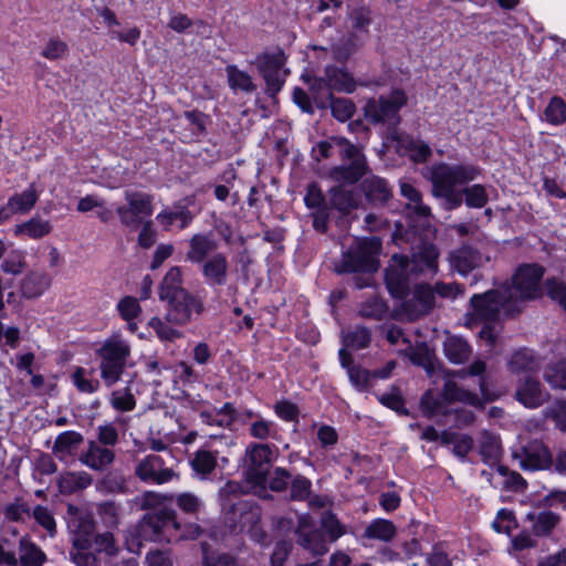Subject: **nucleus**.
I'll return each mask as SVG.
<instances>
[{"label": "nucleus", "instance_id": "obj_1", "mask_svg": "<svg viewBox=\"0 0 566 566\" xmlns=\"http://www.w3.org/2000/svg\"><path fill=\"white\" fill-rule=\"evenodd\" d=\"M67 530L71 542L69 558L75 566H105L120 552L112 532L96 533L93 516L73 505L67 510Z\"/></svg>", "mask_w": 566, "mask_h": 566}, {"label": "nucleus", "instance_id": "obj_2", "mask_svg": "<svg viewBox=\"0 0 566 566\" xmlns=\"http://www.w3.org/2000/svg\"><path fill=\"white\" fill-rule=\"evenodd\" d=\"M438 250L433 244H422L409 260L406 256L395 254L386 270V283L390 293L402 296L408 289L409 275L434 274L438 270Z\"/></svg>", "mask_w": 566, "mask_h": 566}, {"label": "nucleus", "instance_id": "obj_3", "mask_svg": "<svg viewBox=\"0 0 566 566\" xmlns=\"http://www.w3.org/2000/svg\"><path fill=\"white\" fill-rule=\"evenodd\" d=\"M472 312L469 324L483 323L479 336L488 344H494L497 325L502 315L518 313L516 305L509 298L504 290L489 291L471 297Z\"/></svg>", "mask_w": 566, "mask_h": 566}, {"label": "nucleus", "instance_id": "obj_4", "mask_svg": "<svg viewBox=\"0 0 566 566\" xmlns=\"http://www.w3.org/2000/svg\"><path fill=\"white\" fill-rule=\"evenodd\" d=\"M101 358V378L106 387H112L119 381L128 357L130 345L119 334L107 338L97 352Z\"/></svg>", "mask_w": 566, "mask_h": 566}, {"label": "nucleus", "instance_id": "obj_5", "mask_svg": "<svg viewBox=\"0 0 566 566\" xmlns=\"http://www.w3.org/2000/svg\"><path fill=\"white\" fill-rule=\"evenodd\" d=\"M544 269L536 264L521 265L512 276V284L503 289L520 312L525 302L542 295Z\"/></svg>", "mask_w": 566, "mask_h": 566}, {"label": "nucleus", "instance_id": "obj_6", "mask_svg": "<svg viewBox=\"0 0 566 566\" xmlns=\"http://www.w3.org/2000/svg\"><path fill=\"white\" fill-rule=\"evenodd\" d=\"M380 248V240L375 237L357 240L356 244L344 252L340 261L335 264L336 272H376L379 266L376 255Z\"/></svg>", "mask_w": 566, "mask_h": 566}, {"label": "nucleus", "instance_id": "obj_7", "mask_svg": "<svg viewBox=\"0 0 566 566\" xmlns=\"http://www.w3.org/2000/svg\"><path fill=\"white\" fill-rule=\"evenodd\" d=\"M407 97L401 91H394L387 97L371 98L364 106V114L367 120L373 124H382L388 127L389 136L397 130L400 122L399 111L406 104Z\"/></svg>", "mask_w": 566, "mask_h": 566}, {"label": "nucleus", "instance_id": "obj_8", "mask_svg": "<svg viewBox=\"0 0 566 566\" xmlns=\"http://www.w3.org/2000/svg\"><path fill=\"white\" fill-rule=\"evenodd\" d=\"M176 516L168 506L146 514L138 525L139 536L145 541H170L179 528Z\"/></svg>", "mask_w": 566, "mask_h": 566}, {"label": "nucleus", "instance_id": "obj_9", "mask_svg": "<svg viewBox=\"0 0 566 566\" xmlns=\"http://www.w3.org/2000/svg\"><path fill=\"white\" fill-rule=\"evenodd\" d=\"M333 143L338 147L342 158L349 163L334 167L329 172L331 178L338 182H356L366 172L367 165L365 156L346 138H333Z\"/></svg>", "mask_w": 566, "mask_h": 566}, {"label": "nucleus", "instance_id": "obj_10", "mask_svg": "<svg viewBox=\"0 0 566 566\" xmlns=\"http://www.w3.org/2000/svg\"><path fill=\"white\" fill-rule=\"evenodd\" d=\"M480 169L473 165L438 164L431 168L432 191L451 190L478 178Z\"/></svg>", "mask_w": 566, "mask_h": 566}, {"label": "nucleus", "instance_id": "obj_11", "mask_svg": "<svg viewBox=\"0 0 566 566\" xmlns=\"http://www.w3.org/2000/svg\"><path fill=\"white\" fill-rule=\"evenodd\" d=\"M126 205L116 209L119 221L129 229H137L144 219L153 214V197L145 192L126 190L124 192Z\"/></svg>", "mask_w": 566, "mask_h": 566}, {"label": "nucleus", "instance_id": "obj_12", "mask_svg": "<svg viewBox=\"0 0 566 566\" xmlns=\"http://www.w3.org/2000/svg\"><path fill=\"white\" fill-rule=\"evenodd\" d=\"M273 459L274 449L271 446L264 443L250 444L245 450V479L253 485H264Z\"/></svg>", "mask_w": 566, "mask_h": 566}, {"label": "nucleus", "instance_id": "obj_13", "mask_svg": "<svg viewBox=\"0 0 566 566\" xmlns=\"http://www.w3.org/2000/svg\"><path fill=\"white\" fill-rule=\"evenodd\" d=\"M135 474L137 478L150 484H164L178 478V474L172 468V458L149 454L140 459L135 467Z\"/></svg>", "mask_w": 566, "mask_h": 566}, {"label": "nucleus", "instance_id": "obj_14", "mask_svg": "<svg viewBox=\"0 0 566 566\" xmlns=\"http://www.w3.org/2000/svg\"><path fill=\"white\" fill-rule=\"evenodd\" d=\"M350 27L354 33L347 39H340L336 43H332L329 50L337 60H345L354 53L359 46L357 33H366L371 22L370 11L366 8L354 9L349 13Z\"/></svg>", "mask_w": 566, "mask_h": 566}, {"label": "nucleus", "instance_id": "obj_15", "mask_svg": "<svg viewBox=\"0 0 566 566\" xmlns=\"http://www.w3.org/2000/svg\"><path fill=\"white\" fill-rule=\"evenodd\" d=\"M167 301L169 306L166 318L175 325L184 326L191 321L193 315H200L203 311L202 301L189 292H178L176 296Z\"/></svg>", "mask_w": 566, "mask_h": 566}, {"label": "nucleus", "instance_id": "obj_16", "mask_svg": "<svg viewBox=\"0 0 566 566\" xmlns=\"http://www.w3.org/2000/svg\"><path fill=\"white\" fill-rule=\"evenodd\" d=\"M512 457L524 471L544 470L552 463L549 450L538 440L513 450Z\"/></svg>", "mask_w": 566, "mask_h": 566}, {"label": "nucleus", "instance_id": "obj_17", "mask_svg": "<svg viewBox=\"0 0 566 566\" xmlns=\"http://www.w3.org/2000/svg\"><path fill=\"white\" fill-rule=\"evenodd\" d=\"M434 306V292L432 287L428 284H418L410 296L402 302L401 315L408 321H416L428 315Z\"/></svg>", "mask_w": 566, "mask_h": 566}, {"label": "nucleus", "instance_id": "obj_18", "mask_svg": "<svg viewBox=\"0 0 566 566\" xmlns=\"http://www.w3.org/2000/svg\"><path fill=\"white\" fill-rule=\"evenodd\" d=\"M296 534L297 543L313 555H324L328 552V539L319 530L314 528L308 515L298 516Z\"/></svg>", "mask_w": 566, "mask_h": 566}, {"label": "nucleus", "instance_id": "obj_19", "mask_svg": "<svg viewBox=\"0 0 566 566\" xmlns=\"http://www.w3.org/2000/svg\"><path fill=\"white\" fill-rule=\"evenodd\" d=\"M451 376L464 379L470 376V373H468V368H462L446 374V382L442 389V396L444 400L449 402L459 401L474 407L480 406L481 401L479 396L459 387L457 382L450 378Z\"/></svg>", "mask_w": 566, "mask_h": 566}, {"label": "nucleus", "instance_id": "obj_20", "mask_svg": "<svg viewBox=\"0 0 566 566\" xmlns=\"http://www.w3.org/2000/svg\"><path fill=\"white\" fill-rule=\"evenodd\" d=\"M229 260L223 253H214L201 263V274L209 286H223L228 282Z\"/></svg>", "mask_w": 566, "mask_h": 566}, {"label": "nucleus", "instance_id": "obj_21", "mask_svg": "<svg viewBox=\"0 0 566 566\" xmlns=\"http://www.w3.org/2000/svg\"><path fill=\"white\" fill-rule=\"evenodd\" d=\"M548 396V392L542 388L541 382L531 377L521 380L515 392L516 399L526 408L542 406L547 401Z\"/></svg>", "mask_w": 566, "mask_h": 566}, {"label": "nucleus", "instance_id": "obj_22", "mask_svg": "<svg viewBox=\"0 0 566 566\" xmlns=\"http://www.w3.org/2000/svg\"><path fill=\"white\" fill-rule=\"evenodd\" d=\"M218 249V242L210 233H196L189 239L186 259L191 263H203Z\"/></svg>", "mask_w": 566, "mask_h": 566}, {"label": "nucleus", "instance_id": "obj_23", "mask_svg": "<svg viewBox=\"0 0 566 566\" xmlns=\"http://www.w3.org/2000/svg\"><path fill=\"white\" fill-rule=\"evenodd\" d=\"M87 446V450L78 458L82 464L95 471H104L114 462L113 450L102 447L96 441H90Z\"/></svg>", "mask_w": 566, "mask_h": 566}, {"label": "nucleus", "instance_id": "obj_24", "mask_svg": "<svg viewBox=\"0 0 566 566\" xmlns=\"http://www.w3.org/2000/svg\"><path fill=\"white\" fill-rule=\"evenodd\" d=\"M478 250L463 245L450 253V263L459 273L467 274L488 262Z\"/></svg>", "mask_w": 566, "mask_h": 566}, {"label": "nucleus", "instance_id": "obj_25", "mask_svg": "<svg viewBox=\"0 0 566 566\" xmlns=\"http://www.w3.org/2000/svg\"><path fill=\"white\" fill-rule=\"evenodd\" d=\"M39 198L40 190L35 184H30L23 191L13 193L6 203L10 217L29 213L35 207Z\"/></svg>", "mask_w": 566, "mask_h": 566}, {"label": "nucleus", "instance_id": "obj_26", "mask_svg": "<svg viewBox=\"0 0 566 566\" xmlns=\"http://www.w3.org/2000/svg\"><path fill=\"white\" fill-rule=\"evenodd\" d=\"M391 139L397 142L398 151L408 155L413 161L423 163L431 155V149L426 143L413 140L398 130L391 133Z\"/></svg>", "mask_w": 566, "mask_h": 566}, {"label": "nucleus", "instance_id": "obj_27", "mask_svg": "<svg viewBox=\"0 0 566 566\" xmlns=\"http://www.w3.org/2000/svg\"><path fill=\"white\" fill-rule=\"evenodd\" d=\"M192 213L186 205L178 202L171 208L165 209L156 217L157 221L164 227L165 230H170L174 224L179 229H185L192 221Z\"/></svg>", "mask_w": 566, "mask_h": 566}, {"label": "nucleus", "instance_id": "obj_28", "mask_svg": "<svg viewBox=\"0 0 566 566\" xmlns=\"http://www.w3.org/2000/svg\"><path fill=\"white\" fill-rule=\"evenodd\" d=\"M52 228L50 220L42 219L36 214L24 222L15 224L13 228V234L15 237L39 240L50 234Z\"/></svg>", "mask_w": 566, "mask_h": 566}, {"label": "nucleus", "instance_id": "obj_29", "mask_svg": "<svg viewBox=\"0 0 566 566\" xmlns=\"http://www.w3.org/2000/svg\"><path fill=\"white\" fill-rule=\"evenodd\" d=\"M281 62L279 59L264 55L260 59L259 70L266 82V91L274 96L282 87L283 80L280 76Z\"/></svg>", "mask_w": 566, "mask_h": 566}, {"label": "nucleus", "instance_id": "obj_30", "mask_svg": "<svg viewBox=\"0 0 566 566\" xmlns=\"http://www.w3.org/2000/svg\"><path fill=\"white\" fill-rule=\"evenodd\" d=\"M443 354L452 364L461 365L469 360L472 348L465 339L448 336L443 342Z\"/></svg>", "mask_w": 566, "mask_h": 566}, {"label": "nucleus", "instance_id": "obj_31", "mask_svg": "<svg viewBox=\"0 0 566 566\" xmlns=\"http://www.w3.org/2000/svg\"><path fill=\"white\" fill-rule=\"evenodd\" d=\"M363 190L368 201L375 205H382L391 196L387 181L380 177L371 176L364 180Z\"/></svg>", "mask_w": 566, "mask_h": 566}, {"label": "nucleus", "instance_id": "obj_32", "mask_svg": "<svg viewBox=\"0 0 566 566\" xmlns=\"http://www.w3.org/2000/svg\"><path fill=\"white\" fill-rule=\"evenodd\" d=\"M84 438L80 432L65 431L60 433L53 444V452L60 459L73 454L77 448L83 443Z\"/></svg>", "mask_w": 566, "mask_h": 566}, {"label": "nucleus", "instance_id": "obj_33", "mask_svg": "<svg viewBox=\"0 0 566 566\" xmlns=\"http://www.w3.org/2000/svg\"><path fill=\"white\" fill-rule=\"evenodd\" d=\"M51 279L45 272H31L22 281V294L29 298L42 295L50 286Z\"/></svg>", "mask_w": 566, "mask_h": 566}, {"label": "nucleus", "instance_id": "obj_34", "mask_svg": "<svg viewBox=\"0 0 566 566\" xmlns=\"http://www.w3.org/2000/svg\"><path fill=\"white\" fill-rule=\"evenodd\" d=\"M92 481V476L85 471L65 472L59 479V488L62 493L71 494L86 489Z\"/></svg>", "mask_w": 566, "mask_h": 566}, {"label": "nucleus", "instance_id": "obj_35", "mask_svg": "<svg viewBox=\"0 0 566 566\" xmlns=\"http://www.w3.org/2000/svg\"><path fill=\"white\" fill-rule=\"evenodd\" d=\"M400 193L409 200L407 209L421 218H428L430 216V208L426 206L421 200V193L412 185L401 181Z\"/></svg>", "mask_w": 566, "mask_h": 566}, {"label": "nucleus", "instance_id": "obj_36", "mask_svg": "<svg viewBox=\"0 0 566 566\" xmlns=\"http://www.w3.org/2000/svg\"><path fill=\"white\" fill-rule=\"evenodd\" d=\"M178 292L187 291L181 287V269L174 266L164 276L159 287V298L161 301L171 298L176 296Z\"/></svg>", "mask_w": 566, "mask_h": 566}, {"label": "nucleus", "instance_id": "obj_37", "mask_svg": "<svg viewBox=\"0 0 566 566\" xmlns=\"http://www.w3.org/2000/svg\"><path fill=\"white\" fill-rule=\"evenodd\" d=\"M396 535L395 525L384 518H376L365 528L364 537L369 539H377L381 542H389Z\"/></svg>", "mask_w": 566, "mask_h": 566}, {"label": "nucleus", "instance_id": "obj_38", "mask_svg": "<svg viewBox=\"0 0 566 566\" xmlns=\"http://www.w3.org/2000/svg\"><path fill=\"white\" fill-rule=\"evenodd\" d=\"M325 74L332 91L352 93L355 90L354 78L346 71L337 67H327Z\"/></svg>", "mask_w": 566, "mask_h": 566}, {"label": "nucleus", "instance_id": "obj_39", "mask_svg": "<svg viewBox=\"0 0 566 566\" xmlns=\"http://www.w3.org/2000/svg\"><path fill=\"white\" fill-rule=\"evenodd\" d=\"M190 465L198 475L205 479L214 470L217 455L208 450H198L190 460Z\"/></svg>", "mask_w": 566, "mask_h": 566}, {"label": "nucleus", "instance_id": "obj_40", "mask_svg": "<svg viewBox=\"0 0 566 566\" xmlns=\"http://www.w3.org/2000/svg\"><path fill=\"white\" fill-rule=\"evenodd\" d=\"M509 368L512 373L520 374L536 370L538 364L532 352L520 349L512 355L509 361Z\"/></svg>", "mask_w": 566, "mask_h": 566}, {"label": "nucleus", "instance_id": "obj_41", "mask_svg": "<svg viewBox=\"0 0 566 566\" xmlns=\"http://www.w3.org/2000/svg\"><path fill=\"white\" fill-rule=\"evenodd\" d=\"M20 549V565L28 564H38L43 565L46 560V555L42 552V549L30 542L27 538H21L19 543Z\"/></svg>", "mask_w": 566, "mask_h": 566}, {"label": "nucleus", "instance_id": "obj_42", "mask_svg": "<svg viewBox=\"0 0 566 566\" xmlns=\"http://www.w3.org/2000/svg\"><path fill=\"white\" fill-rule=\"evenodd\" d=\"M229 86L232 90H241L245 93H251L255 90L252 77L244 71L239 70L234 65L226 67Z\"/></svg>", "mask_w": 566, "mask_h": 566}, {"label": "nucleus", "instance_id": "obj_43", "mask_svg": "<svg viewBox=\"0 0 566 566\" xmlns=\"http://www.w3.org/2000/svg\"><path fill=\"white\" fill-rule=\"evenodd\" d=\"M331 203L332 206L343 213H348L350 210L358 207V200L356 196L340 187H335L331 191Z\"/></svg>", "mask_w": 566, "mask_h": 566}, {"label": "nucleus", "instance_id": "obj_44", "mask_svg": "<svg viewBox=\"0 0 566 566\" xmlns=\"http://www.w3.org/2000/svg\"><path fill=\"white\" fill-rule=\"evenodd\" d=\"M167 318L151 317L148 322V326L155 332L156 336L161 342H175L182 337V333L177 328L172 327Z\"/></svg>", "mask_w": 566, "mask_h": 566}, {"label": "nucleus", "instance_id": "obj_45", "mask_svg": "<svg viewBox=\"0 0 566 566\" xmlns=\"http://www.w3.org/2000/svg\"><path fill=\"white\" fill-rule=\"evenodd\" d=\"M93 370H86L83 367H77L72 374V381L74 386L85 394H94L99 389V381L93 378Z\"/></svg>", "mask_w": 566, "mask_h": 566}, {"label": "nucleus", "instance_id": "obj_46", "mask_svg": "<svg viewBox=\"0 0 566 566\" xmlns=\"http://www.w3.org/2000/svg\"><path fill=\"white\" fill-rule=\"evenodd\" d=\"M480 453L485 463L495 464L501 455V444L499 439L488 432L482 434L480 442Z\"/></svg>", "mask_w": 566, "mask_h": 566}, {"label": "nucleus", "instance_id": "obj_47", "mask_svg": "<svg viewBox=\"0 0 566 566\" xmlns=\"http://www.w3.org/2000/svg\"><path fill=\"white\" fill-rule=\"evenodd\" d=\"M386 303L378 296H370L358 307V314L365 318L382 319L387 314Z\"/></svg>", "mask_w": 566, "mask_h": 566}, {"label": "nucleus", "instance_id": "obj_48", "mask_svg": "<svg viewBox=\"0 0 566 566\" xmlns=\"http://www.w3.org/2000/svg\"><path fill=\"white\" fill-rule=\"evenodd\" d=\"M239 512H227L226 521L230 523L232 532H242L248 523H252L258 518V512H244V505H237Z\"/></svg>", "mask_w": 566, "mask_h": 566}, {"label": "nucleus", "instance_id": "obj_49", "mask_svg": "<svg viewBox=\"0 0 566 566\" xmlns=\"http://www.w3.org/2000/svg\"><path fill=\"white\" fill-rule=\"evenodd\" d=\"M544 379L554 389H566V360L548 365L544 370Z\"/></svg>", "mask_w": 566, "mask_h": 566}, {"label": "nucleus", "instance_id": "obj_50", "mask_svg": "<svg viewBox=\"0 0 566 566\" xmlns=\"http://www.w3.org/2000/svg\"><path fill=\"white\" fill-rule=\"evenodd\" d=\"M343 343L349 349L366 348L370 343V332L366 327L357 326L344 335Z\"/></svg>", "mask_w": 566, "mask_h": 566}, {"label": "nucleus", "instance_id": "obj_51", "mask_svg": "<svg viewBox=\"0 0 566 566\" xmlns=\"http://www.w3.org/2000/svg\"><path fill=\"white\" fill-rule=\"evenodd\" d=\"M545 119L555 126L562 125L566 122V103L559 96L551 98L548 105L544 111Z\"/></svg>", "mask_w": 566, "mask_h": 566}, {"label": "nucleus", "instance_id": "obj_52", "mask_svg": "<svg viewBox=\"0 0 566 566\" xmlns=\"http://www.w3.org/2000/svg\"><path fill=\"white\" fill-rule=\"evenodd\" d=\"M321 527L326 533L328 542H335L346 533L345 526L331 512L322 514Z\"/></svg>", "mask_w": 566, "mask_h": 566}, {"label": "nucleus", "instance_id": "obj_53", "mask_svg": "<svg viewBox=\"0 0 566 566\" xmlns=\"http://www.w3.org/2000/svg\"><path fill=\"white\" fill-rule=\"evenodd\" d=\"M109 402L117 411H132L136 407V400L129 388L114 390L111 394Z\"/></svg>", "mask_w": 566, "mask_h": 566}, {"label": "nucleus", "instance_id": "obj_54", "mask_svg": "<svg viewBox=\"0 0 566 566\" xmlns=\"http://www.w3.org/2000/svg\"><path fill=\"white\" fill-rule=\"evenodd\" d=\"M174 496L171 494H161L155 491H147L139 497V505L143 510H151V512L158 511L166 506V503L172 502Z\"/></svg>", "mask_w": 566, "mask_h": 566}, {"label": "nucleus", "instance_id": "obj_55", "mask_svg": "<svg viewBox=\"0 0 566 566\" xmlns=\"http://www.w3.org/2000/svg\"><path fill=\"white\" fill-rule=\"evenodd\" d=\"M462 193L465 197L467 206L470 208H483L489 200L486 189L482 185L467 187L462 190Z\"/></svg>", "mask_w": 566, "mask_h": 566}, {"label": "nucleus", "instance_id": "obj_56", "mask_svg": "<svg viewBox=\"0 0 566 566\" xmlns=\"http://www.w3.org/2000/svg\"><path fill=\"white\" fill-rule=\"evenodd\" d=\"M329 105L333 116L340 120L346 122L355 113V105L347 98H329Z\"/></svg>", "mask_w": 566, "mask_h": 566}, {"label": "nucleus", "instance_id": "obj_57", "mask_svg": "<svg viewBox=\"0 0 566 566\" xmlns=\"http://www.w3.org/2000/svg\"><path fill=\"white\" fill-rule=\"evenodd\" d=\"M250 434L259 440H265L269 438H276L277 428L272 421L264 419H258L250 426Z\"/></svg>", "mask_w": 566, "mask_h": 566}, {"label": "nucleus", "instance_id": "obj_58", "mask_svg": "<svg viewBox=\"0 0 566 566\" xmlns=\"http://www.w3.org/2000/svg\"><path fill=\"white\" fill-rule=\"evenodd\" d=\"M496 472L501 476L500 486L512 490H521L526 485L525 480L517 472H511L504 465H496Z\"/></svg>", "mask_w": 566, "mask_h": 566}, {"label": "nucleus", "instance_id": "obj_59", "mask_svg": "<svg viewBox=\"0 0 566 566\" xmlns=\"http://www.w3.org/2000/svg\"><path fill=\"white\" fill-rule=\"evenodd\" d=\"M97 514L108 528L118 525L119 509L114 502H103L97 505Z\"/></svg>", "mask_w": 566, "mask_h": 566}, {"label": "nucleus", "instance_id": "obj_60", "mask_svg": "<svg viewBox=\"0 0 566 566\" xmlns=\"http://www.w3.org/2000/svg\"><path fill=\"white\" fill-rule=\"evenodd\" d=\"M25 256L22 251H12L1 263V270L7 274L18 275L25 268Z\"/></svg>", "mask_w": 566, "mask_h": 566}, {"label": "nucleus", "instance_id": "obj_61", "mask_svg": "<svg viewBox=\"0 0 566 566\" xmlns=\"http://www.w3.org/2000/svg\"><path fill=\"white\" fill-rule=\"evenodd\" d=\"M31 515L43 528L48 531L51 536H54L56 532V523L52 512L42 505H36Z\"/></svg>", "mask_w": 566, "mask_h": 566}, {"label": "nucleus", "instance_id": "obj_62", "mask_svg": "<svg viewBox=\"0 0 566 566\" xmlns=\"http://www.w3.org/2000/svg\"><path fill=\"white\" fill-rule=\"evenodd\" d=\"M311 93L315 99V103L319 106H324L325 102L332 98V88L328 85V78H314L310 84Z\"/></svg>", "mask_w": 566, "mask_h": 566}, {"label": "nucleus", "instance_id": "obj_63", "mask_svg": "<svg viewBox=\"0 0 566 566\" xmlns=\"http://www.w3.org/2000/svg\"><path fill=\"white\" fill-rule=\"evenodd\" d=\"M117 311L123 319L129 322L134 321L140 314L142 307L137 298L125 296L118 302Z\"/></svg>", "mask_w": 566, "mask_h": 566}, {"label": "nucleus", "instance_id": "obj_64", "mask_svg": "<svg viewBox=\"0 0 566 566\" xmlns=\"http://www.w3.org/2000/svg\"><path fill=\"white\" fill-rule=\"evenodd\" d=\"M547 295L557 302L566 311V283L557 280L549 279L546 281Z\"/></svg>", "mask_w": 566, "mask_h": 566}]
</instances>
